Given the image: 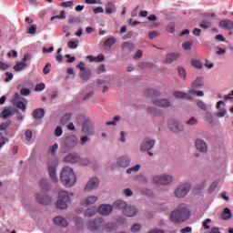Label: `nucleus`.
Returning a JSON list of instances; mask_svg holds the SVG:
<instances>
[{
  "label": "nucleus",
  "mask_w": 233,
  "mask_h": 233,
  "mask_svg": "<svg viewBox=\"0 0 233 233\" xmlns=\"http://www.w3.org/2000/svg\"><path fill=\"white\" fill-rule=\"evenodd\" d=\"M188 219H190V208L187 203L178 204L169 215V221L174 225H181Z\"/></svg>",
  "instance_id": "nucleus-1"
},
{
  "label": "nucleus",
  "mask_w": 233,
  "mask_h": 233,
  "mask_svg": "<svg viewBox=\"0 0 233 233\" xmlns=\"http://www.w3.org/2000/svg\"><path fill=\"white\" fill-rule=\"evenodd\" d=\"M60 181L66 188H72L77 182L74 169L70 167H65L60 173Z\"/></svg>",
  "instance_id": "nucleus-2"
},
{
  "label": "nucleus",
  "mask_w": 233,
  "mask_h": 233,
  "mask_svg": "<svg viewBox=\"0 0 233 233\" xmlns=\"http://www.w3.org/2000/svg\"><path fill=\"white\" fill-rule=\"evenodd\" d=\"M72 198H74V193L68 192L65 189L58 191L57 200L56 202V208L60 210H66L68 208V204L72 203Z\"/></svg>",
  "instance_id": "nucleus-3"
},
{
  "label": "nucleus",
  "mask_w": 233,
  "mask_h": 233,
  "mask_svg": "<svg viewBox=\"0 0 233 233\" xmlns=\"http://www.w3.org/2000/svg\"><path fill=\"white\" fill-rule=\"evenodd\" d=\"M192 190V183L184 182L177 186L173 191V196L176 199H184L188 196V193Z\"/></svg>",
  "instance_id": "nucleus-4"
},
{
  "label": "nucleus",
  "mask_w": 233,
  "mask_h": 233,
  "mask_svg": "<svg viewBox=\"0 0 233 233\" xmlns=\"http://www.w3.org/2000/svg\"><path fill=\"white\" fill-rule=\"evenodd\" d=\"M154 185H162L163 187H168L174 183V175L172 174H160L156 175L152 178Z\"/></svg>",
  "instance_id": "nucleus-5"
},
{
  "label": "nucleus",
  "mask_w": 233,
  "mask_h": 233,
  "mask_svg": "<svg viewBox=\"0 0 233 233\" xmlns=\"http://www.w3.org/2000/svg\"><path fill=\"white\" fill-rule=\"evenodd\" d=\"M57 165H59V160L56 157L50 158L47 161V172L53 183H57L59 181V177H57V169H56Z\"/></svg>",
  "instance_id": "nucleus-6"
},
{
  "label": "nucleus",
  "mask_w": 233,
  "mask_h": 233,
  "mask_svg": "<svg viewBox=\"0 0 233 233\" xmlns=\"http://www.w3.org/2000/svg\"><path fill=\"white\" fill-rule=\"evenodd\" d=\"M167 128L170 132H173V134H181V132H185V125L175 118H169L167 120Z\"/></svg>",
  "instance_id": "nucleus-7"
},
{
  "label": "nucleus",
  "mask_w": 233,
  "mask_h": 233,
  "mask_svg": "<svg viewBox=\"0 0 233 233\" xmlns=\"http://www.w3.org/2000/svg\"><path fill=\"white\" fill-rule=\"evenodd\" d=\"M132 159L128 155L119 157L116 161L112 165V168H127L130 167Z\"/></svg>",
  "instance_id": "nucleus-8"
},
{
  "label": "nucleus",
  "mask_w": 233,
  "mask_h": 233,
  "mask_svg": "<svg viewBox=\"0 0 233 233\" xmlns=\"http://www.w3.org/2000/svg\"><path fill=\"white\" fill-rule=\"evenodd\" d=\"M77 68L80 70V78L82 81H88L92 77V71L86 67L84 62H80L77 65Z\"/></svg>",
  "instance_id": "nucleus-9"
},
{
  "label": "nucleus",
  "mask_w": 233,
  "mask_h": 233,
  "mask_svg": "<svg viewBox=\"0 0 233 233\" xmlns=\"http://www.w3.org/2000/svg\"><path fill=\"white\" fill-rule=\"evenodd\" d=\"M137 214H139V208L137 206L127 204L126 208L123 210V215L126 216V218H135Z\"/></svg>",
  "instance_id": "nucleus-10"
},
{
  "label": "nucleus",
  "mask_w": 233,
  "mask_h": 233,
  "mask_svg": "<svg viewBox=\"0 0 233 233\" xmlns=\"http://www.w3.org/2000/svg\"><path fill=\"white\" fill-rule=\"evenodd\" d=\"M35 199L41 205H50L52 203V198L43 191H40L35 194Z\"/></svg>",
  "instance_id": "nucleus-11"
},
{
  "label": "nucleus",
  "mask_w": 233,
  "mask_h": 233,
  "mask_svg": "<svg viewBox=\"0 0 233 233\" xmlns=\"http://www.w3.org/2000/svg\"><path fill=\"white\" fill-rule=\"evenodd\" d=\"M99 187V178L93 177L89 178L86 185L84 187V192H90V190H96Z\"/></svg>",
  "instance_id": "nucleus-12"
},
{
  "label": "nucleus",
  "mask_w": 233,
  "mask_h": 233,
  "mask_svg": "<svg viewBox=\"0 0 233 233\" xmlns=\"http://www.w3.org/2000/svg\"><path fill=\"white\" fill-rule=\"evenodd\" d=\"M152 103H154L156 106H161L162 108H169V106H172V103L167 98L153 97Z\"/></svg>",
  "instance_id": "nucleus-13"
},
{
  "label": "nucleus",
  "mask_w": 233,
  "mask_h": 233,
  "mask_svg": "<svg viewBox=\"0 0 233 233\" xmlns=\"http://www.w3.org/2000/svg\"><path fill=\"white\" fill-rule=\"evenodd\" d=\"M195 147L200 154H207L208 151V146L204 139L197 138L195 141Z\"/></svg>",
  "instance_id": "nucleus-14"
},
{
  "label": "nucleus",
  "mask_w": 233,
  "mask_h": 233,
  "mask_svg": "<svg viewBox=\"0 0 233 233\" xmlns=\"http://www.w3.org/2000/svg\"><path fill=\"white\" fill-rule=\"evenodd\" d=\"M105 225V219L102 218H98L95 220H91L87 224V228L89 230H97V228H101Z\"/></svg>",
  "instance_id": "nucleus-15"
},
{
  "label": "nucleus",
  "mask_w": 233,
  "mask_h": 233,
  "mask_svg": "<svg viewBox=\"0 0 233 233\" xmlns=\"http://www.w3.org/2000/svg\"><path fill=\"white\" fill-rule=\"evenodd\" d=\"M155 145H156V140L152 138H146L141 144L140 151L147 152L148 150H152Z\"/></svg>",
  "instance_id": "nucleus-16"
},
{
  "label": "nucleus",
  "mask_w": 233,
  "mask_h": 233,
  "mask_svg": "<svg viewBox=\"0 0 233 233\" xmlns=\"http://www.w3.org/2000/svg\"><path fill=\"white\" fill-rule=\"evenodd\" d=\"M112 210H114V207L110 204H102L98 208V212L102 216H108L112 214Z\"/></svg>",
  "instance_id": "nucleus-17"
},
{
  "label": "nucleus",
  "mask_w": 233,
  "mask_h": 233,
  "mask_svg": "<svg viewBox=\"0 0 233 233\" xmlns=\"http://www.w3.org/2000/svg\"><path fill=\"white\" fill-rule=\"evenodd\" d=\"M98 198L97 196H88L86 198H83L80 201L81 207H90V205H94L97 201Z\"/></svg>",
  "instance_id": "nucleus-18"
},
{
  "label": "nucleus",
  "mask_w": 233,
  "mask_h": 233,
  "mask_svg": "<svg viewBox=\"0 0 233 233\" xmlns=\"http://www.w3.org/2000/svg\"><path fill=\"white\" fill-rule=\"evenodd\" d=\"M77 143H79V139L76 136H70L66 139V147H67V148L77 147Z\"/></svg>",
  "instance_id": "nucleus-19"
},
{
  "label": "nucleus",
  "mask_w": 233,
  "mask_h": 233,
  "mask_svg": "<svg viewBox=\"0 0 233 233\" xmlns=\"http://www.w3.org/2000/svg\"><path fill=\"white\" fill-rule=\"evenodd\" d=\"M181 54L179 53H169L166 56V58L163 60V62L166 65H170L173 61H176V59H179Z\"/></svg>",
  "instance_id": "nucleus-20"
},
{
  "label": "nucleus",
  "mask_w": 233,
  "mask_h": 233,
  "mask_svg": "<svg viewBox=\"0 0 233 233\" xmlns=\"http://www.w3.org/2000/svg\"><path fill=\"white\" fill-rule=\"evenodd\" d=\"M82 132L86 134V136H92L94 134V124L90 121H87L84 124Z\"/></svg>",
  "instance_id": "nucleus-21"
},
{
  "label": "nucleus",
  "mask_w": 233,
  "mask_h": 233,
  "mask_svg": "<svg viewBox=\"0 0 233 233\" xmlns=\"http://www.w3.org/2000/svg\"><path fill=\"white\" fill-rule=\"evenodd\" d=\"M65 163H78L79 162V155L76 153L68 154L64 157Z\"/></svg>",
  "instance_id": "nucleus-22"
},
{
  "label": "nucleus",
  "mask_w": 233,
  "mask_h": 233,
  "mask_svg": "<svg viewBox=\"0 0 233 233\" xmlns=\"http://www.w3.org/2000/svg\"><path fill=\"white\" fill-rule=\"evenodd\" d=\"M173 96L177 99H192V96L189 93H186L183 91H174Z\"/></svg>",
  "instance_id": "nucleus-23"
},
{
  "label": "nucleus",
  "mask_w": 233,
  "mask_h": 233,
  "mask_svg": "<svg viewBox=\"0 0 233 233\" xmlns=\"http://www.w3.org/2000/svg\"><path fill=\"white\" fill-rule=\"evenodd\" d=\"M54 223L57 225V227H68V220L65 218V217H56L54 218Z\"/></svg>",
  "instance_id": "nucleus-24"
},
{
  "label": "nucleus",
  "mask_w": 233,
  "mask_h": 233,
  "mask_svg": "<svg viewBox=\"0 0 233 233\" xmlns=\"http://www.w3.org/2000/svg\"><path fill=\"white\" fill-rule=\"evenodd\" d=\"M18 97H19V96L17 94L15 95V105H16L17 108L22 110V112H25V110H26V103H27V101L26 100H25V102L17 101Z\"/></svg>",
  "instance_id": "nucleus-25"
},
{
  "label": "nucleus",
  "mask_w": 233,
  "mask_h": 233,
  "mask_svg": "<svg viewBox=\"0 0 233 233\" xmlns=\"http://www.w3.org/2000/svg\"><path fill=\"white\" fill-rule=\"evenodd\" d=\"M39 187L42 190L48 192L50 190V181L47 178H41L39 181Z\"/></svg>",
  "instance_id": "nucleus-26"
},
{
  "label": "nucleus",
  "mask_w": 233,
  "mask_h": 233,
  "mask_svg": "<svg viewBox=\"0 0 233 233\" xmlns=\"http://www.w3.org/2000/svg\"><path fill=\"white\" fill-rule=\"evenodd\" d=\"M128 204L125 200H116L113 203V208H118L119 210H125Z\"/></svg>",
  "instance_id": "nucleus-27"
},
{
  "label": "nucleus",
  "mask_w": 233,
  "mask_h": 233,
  "mask_svg": "<svg viewBox=\"0 0 233 233\" xmlns=\"http://www.w3.org/2000/svg\"><path fill=\"white\" fill-rule=\"evenodd\" d=\"M203 85H204L203 77L198 76V77H197V78L191 83V89L201 88V86H203Z\"/></svg>",
  "instance_id": "nucleus-28"
},
{
  "label": "nucleus",
  "mask_w": 233,
  "mask_h": 233,
  "mask_svg": "<svg viewBox=\"0 0 233 233\" xmlns=\"http://www.w3.org/2000/svg\"><path fill=\"white\" fill-rule=\"evenodd\" d=\"M97 207H90L84 212V216H86V218H92V216H96L97 214Z\"/></svg>",
  "instance_id": "nucleus-29"
},
{
  "label": "nucleus",
  "mask_w": 233,
  "mask_h": 233,
  "mask_svg": "<svg viewBox=\"0 0 233 233\" xmlns=\"http://www.w3.org/2000/svg\"><path fill=\"white\" fill-rule=\"evenodd\" d=\"M219 26L225 28L226 30H232L233 21L232 20H222L219 22Z\"/></svg>",
  "instance_id": "nucleus-30"
},
{
  "label": "nucleus",
  "mask_w": 233,
  "mask_h": 233,
  "mask_svg": "<svg viewBox=\"0 0 233 233\" xmlns=\"http://www.w3.org/2000/svg\"><path fill=\"white\" fill-rule=\"evenodd\" d=\"M33 116L35 119H41L42 117H45V109L43 108H37L34 111Z\"/></svg>",
  "instance_id": "nucleus-31"
},
{
  "label": "nucleus",
  "mask_w": 233,
  "mask_h": 233,
  "mask_svg": "<svg viewBox=\"0 0 233 233\" xmlns=\"http://www.w3.org/2000/svg\"><path fill=\"white\" fill-rule=\"evenodd\" d=\"M113 45H116V38L110 37L105 41L104 48H107L108 50H110V48L113 46Z\"/></svg>",
  "instance_id": "nucleus-32"
},
{
  "label": "nucleus",
  "mask_w": 233,
  "mask_h": 233,
  "mask_svg": "<svg viewBox=\"0 0 233 233\" xmlns=\"http://www.w3.org/2000/svg\"><path fill=\"white\" fill-rule=\"evenodd\" d=\"M26 66H27L26 62L20 61L15 64V66H14V70L15 72H21V70H24V68H26Z\"/></svg>",
  "instance_id": "nucleus-33"
},
{
  "label": "nucleus",
  "mask_w": 233,
  "mask_h": 233,
  "mask_svg": "<svg viewBox=\"0 0 233 233\" xmlns=\"http://www.w3.org/2000/svg\"><path fill=\"white\" fill-rule=\"evenodd\" d=\"M221 218L222 219H230V218H232V211L230 208H226L221 214Z\"/></svg>",
  "instance_id": "nucleus-34"
},
{
  "label": "nucleus",
  "mask_w": 233,
  "mask_h": 233,
  "mask_svg": "<svg viewBox=\"0 0 233 233\" xmlns=\"http://www.w3.org/2000/svg\"><path fill=\"white\" fill-rule=\"evenodd\" d=\"M136 48V46L132 43L125 42L122 44V49L123 50H127V52H132Z\"/></svg>",
  "instance_id": "nucleus-35"
},
{
  "label": "nucleus",
  "mask_w": 233,
  "mask_h": 233,
  "mask_svg": "<svg viewBox=\"0 0 233 233\" xmlns=\"http://www.w3.org/2000/svg\"><path fill=\"white\" fill-rule=\"evenodd\" d=\"M120 121H121V116H115L113 117V120L106 122V125L107 127H110V125L113 126V127H116V126L117 125V123H119Z\"/></svg>",
  "instance_id": "nucleus-36"
},
{
  "label": "nucleus",
  "mask_w": 233,
  "mask_h": 233,
  "mask_svg": "<svg viewBox=\"0 0 233 233\" xmlns=\"http://www.w3.org/2000/svg\"><path fill=\"white\" fill-rule=\"evenodd\" d=\"M219 185V179H217L211 183L209 187L208 188V194H212L218 188V186Z\"/></svg>",
  "instance_id": "nucleus-37"
},
{
  "label": "nucleus",
  "mask_w": 233,
  "mask_h": 233,
  "mask_svg": "<svg viewBox=\"0 0 233 233\" xmlns=\"http://www.w3.org/2000/svg\"><path fill=\"white\" fill-rule=\"evenodd\" d=\"M191 65L192 66H194V68H198V69L203 68V63L199 59H196V58L192 59Z\"/></svg>",
  "instance_id": "nucleus-38"
},
{
  "label": "nucleus",
  "mask_w": 233,
  "mask_h": 233,
  "mask_svg": "<svg viewBox=\"0 0 233 233\" xmlns=\"http://www.w3.org/2000/svg\"><path fill=\"white\" fill-rule=\"evenodd\" d=\"M116 13V5L113 3H108L106 7V14H114Z\"/></svg>",
  "instance_id": "nucleus-39"
},
{
  "label": "nucleus",
  "mask_w": 233,
  "mask_h": 233,
  "mask_svg": "<svg viewBox=\"0 0 233 233\" xmlns=\"http://www.w3.org/2000/svg\"><path fill=\"white\" fill-rule=\"evenodd\" d=\"M178 76L182 81H187V70L183 67L178 68Z\"/></svg>",
  "instance_id": "nucleus-40"
},
{
  "label": "nucleus",
  "mask_w": 233,
  "mask_h": 233,
  "mask_svg": "<svg viewBox=\"0 0 233 233\" xmlns=\"http://www.w3.org/2000/svg\"><path fill=\"white\" fill-rule=\"evenodd\" d=\"M189 96H198V97H203L205 96V93L203 91H198L196 89H190L188 91Z\"/></svg>",
  "instance_id": "nucleus-41"
},
{
  "label": "nucleus",
  "mask_w": 233,
  "mask_h": 233,
  "mask_svg": "<svg viewBox=\"0 0 233 233\" xmlns=\"http://www.w3.org/2000/svg\"><path fill=\"white\" fill-rule=\"evenodd\" d=\"M141 165L137 164L127 169V174H132V172H139Z\"/></svg>",
  "instance_id": "nucleus-42"
},
{
  "label": "nucleus",
  "mask_w": 233,
  "mask_h": 233,
  "mask_svg": "<svg viewBox=\"0 0 233 233\" xmlns=\"http://www.w3.org/2000/svg\"><path fill=\"white\" fill-rule=\"evenodd\" d=\"M59 148V145L57 143L51 146L48 149V154L51 156H56V152H57V149Z\"/></svg>",
  "instance_id": "nucleus-43"
},
{
  "label": "nucleus",
  "mask_w": 233,
  "mask_h": 233,
  "mask_svg": "<svg viewBox=\"0 0 233 233\" xmlns=\"http://www.w3.org/2000/svg\"><path fill=\"white\" fill-rule=\"evenodd\" d=\"M78 165H82L83 167H86L88 165H90V159L86 158V157H79V160H78Z\"/></svg>",
  "instance_id": "nucleus-44"
},
{
  "label": "nucleus",
  "mask_w": 233,
  "mask_h": 233,
  "mask_svg": "<svg viewBox=\"0 0 233 233\" xmlns=\"http://www.w3.org/2000/svg\"><path fill=\"white\" fill-rule=\"evenodd\" d=\"M194 44V41L188 40L187 42H184L182 44L183 50H190L192 48V45Z\"/></svg>",
  "instance_id": "nucleus-45"
},
{
  "label": "nucleus",
  "mask_w": 233,
  "mask_h": 233,
  "mask_svg": "<svg viewBox=\"0 0 233 233\" xmlns=\"http://www.w3.org/2000/svg\"><path fill=\"white\" fill-rule=\"evenodd\" d=\"M211 225H212L211 218H207L202 222V227L204 228L205 230H208V228H210Z\"/></svg>",
  "instance_id": "nucleus-46"
},
{
  "label": "nucleus",
  "mask_w": 233,
  "mask_h": 233,
  "mask_svg": "<svg viewBox=\"0 0 233 233\" xmlns=\"http://www.w3.org/2000/svg\"><path fill=\"white\" fill-rule=\"evenodd\" d=\"M10 116H14V113L12 112V109H5L2 112V117H4V119H6V118L10 117Z\"/></svg>",
  "instance_id": "nucleus-47"
},
{
  "label": "nucleus",
  "mask_w": 233,
  "mask_h": 233,
  "mask_svg": "<svg viewBox=\"0 0 233 233\" xmlns=\"http://www.w3.org/2000/svg\"><path fill=\"white\" fill-rule=\"evenodd\" d=\"M187 125V127H194V125H197L198 124V118H196V117H190L188 120H187L186 122H185Z\"/></svg>",
  "instance_id": "nucleus-48"
},
{
  "label": "nucleus",
  "mask_w": 233,
  "mask_h": 233,
  "mask_svg": "<svg viewBox=\"0 0 233 233\" xmlns=\"http://www.w3.org/2000/svg\"><path fill=\"white\" fill-rule=\"evenodd\" d=\"M103 61H105V55L99 54L95 56L93 63H103Z\"/></svg>",
  "instance_id": "nucleus-49"
},
{
  "label": "nucleus",
  "mask_w": 233,
  "mask_h": 233,
  "mask_svg": "<svg viewBox=\"0 0 233 233\" xmlns=\"http://www.w3.org/2000/svg\"><path fill=\"white\" fill-rule=\"evenodd\" d=\"M78 43L77 41H70L67 43V48H70L71 50H76V48H77L78 46Z\"/></svg>",
  "instance_id": "nucleus-50"
},
{
  "label": "nucleus",
  "mask_w": 233,
  "mask_h": 233,
  "mask_svg": "<svg viewBox=\"0 0 233 233\" xmlns=\"http://www.w3.org/2000/svg\"><path fill=\"white\" fill-rule=\"evenodd\" d=\"M197 106H198V108H201V110H208V107L207 106V103L203 102V100L198 101Z\"/></svg>",
  "instance_id": "nucleus-51"
},
{
  "label": "nucleus",
  "mask_w": 233,
  "mask_h": 233,
  "mask_svg": "<svg viewBox=\"0 0 233 233\" xmlns=\"http://www.w3.org/2000/svg\"><path fill=\"white\" fill-rule=\"evenodd\" d=\"M60 6H62V8H72L74 6V2L72 1L62 2L60 4Z\"/></svg>",
  "instance_id": "nucleus-52"
},
{
  "label": "nucleus",
  "mask_w": 233,
  "mask_h": 233,
  "mask_svg": "<svg viewBox=\"0 0 233 233\" xmlns=\"http://www.w3.org/2000/svg\"><path fill=\"white\" fill-rule=\"evenodd\" d=\"M36 32H37V25H29L28 34H30L31 35H35Z\"/></svg>",
  "instance_id": "nucleus-53"
},
{
  "label": "nucleus",
  "mask_w": 233,
  "mask_h": 233,
  "mask_svg": "<svg viewBox=\"0 0 233 233\" xmlns=\"http://www.w3.org/2000/svg\"><path fill=\"white\" fill-rule=\"evenodd\" d=\"M210 26H212V22L210 21H203L200 24V28H204L205 30H207V28H210Z\"/></svg>",
  "instance_id": "nucleus-54"
},
{
  "label": "nucleus",
  "mask_w": 233,
  "mask_h": 233,
  "mask_svg": "<svg viewBox=\"0 0 233 233\" xmlns=\"http://www.w3.org/2000/svg\"><path fill=\"white\" fill-rule=\"evenodd\" d=\"M25 141L30 143V141H32V136H33L32 130L27 129L25 133Z\"/></svg>",
  "instance_id": "nucleus-55"
},
{
  "label": "nucleus",
  "mask_w": 233,
  "mask_h": 233,
  "mask_svg": "<svg viewBox=\"0 0 233 233\" xmlns=\"http://www.w3.org/2000/svg\"><path fill=\"white\" fill-rule=\"evenodd\" d=\"M216 116L217 117H225V116H227V109L226 108L219 109L216 113Z\"/></svg>",
  "instance_id": "nucleus-56"
},
{
  "label": "nucleus",
  "mask_w": 233,
  "mask_h": 233,
  "mask_svg": "<svg viewBox=\"0 0 233 233\" xmlns=\"http://www.w3.org/2000/svg\"><path fill=\"white\" fill-rule=\"evenodd\" d=\"M55 136L56 137H61L63 136V127H56V128L55 129Z\"/></svg>",
  "instance_id": "nucleus-57"
},
{
  "label": "nucleus",
  "mask_w": 233,
  "mask_h": 233,
  "mask_svg": "<svg viewBox=\"0 0 233 233\" xmlns=\"http://www.w3.org/2000/svg\"><path fill=\"white\" fill-rule=\"evenodd\" d=\"M141 230V224L137 223L135 225H133V227H131V232L136 233V232H139Z\"/></svg>",
  "instance_id": "nucleus-58"
},
{
  "label": "nucleus",
  "mask_w": 233,
  "mask_h": 233,
  "mask_svg": "<svg viewBox=\"0 0 233 233\" xmlns=\"http://www.w3.org/2000/svg\"><path fill=\"white\" fill-rule=\"evenodd\" d=\"M46 88V86H45V83H40L38 85L35 86V92H43V90H45Z\"/></svg>",
  "instance_id": "nucleus-59"
},
{
  "label": "nucleus",
  "mask_w": 233,
  "mask_h": 233,
  "mask_svg": "<svg viewBox=\"0 0 233 233\" xmlns=\"http://www.w3.org/2000/svg\"><path fill=\"white\" fill-rule=\"evenodd\" d=\"M159 36V32L157 31H151L148 34L149 39H156V37Z\"/></svg>",
  "instance_id": "nucleus-60"
},
{
  "label": "nucleus",
  "mask_w": 233,
  "mask_h": 233,
  "mask_svg": "<svg viewBox=\"0 0 233 233\" xmlns=\"http://www.w3.org/2000/svg\"><path fill=\"white\" fill-rule=\"evenodd\" d=\"M115 225L114 222H109L105 226V228L106 232H112V229L114 228Z\"/></svg>",
  "instance_id": "nucleus-61"
},
{
  "label": "nucleus",
  "mask_w": 233,
  "mask_h": 233,
  "mask_svg": "<svg viewBox=\"0 0 233 233\" xmlns=\"http://www.w3.org/2000/svg\"><path fill=\"white\" fill-rule=\"evenodd\" d=\"M51 68H52V64L47 63V64L46 65V66L44 67V69H43L44 74H46H46H50Z\"/></svg>",
  "instance_id": "nucleus-62"
},
{
  "label": "nucleus",
  "mask_w": 233,
  "mask_h": 233,
  "mask_svg": "<svg viewBox=\"0 0 233 233\" xmlns=\"http://www.w3.org/2000/svg\"><path fill=\"white\" fill-rule=\"evenodd\" d=\"M106 71V67L105 66V65H101L100 66L97 67L96 74H105Z\"/></svg>",
  "instance_id": "nucleus-63"
},
{
  "label": "nucleus",
  "mask_w": 233,
  "mask_h": 233,
  "mask_svg": "<svg viewBox=\"0 0 233 233\" xmlns=\"http://www.w3.org/2000/svg\"><path fill=\"white\" fill-rule=\"evenodd\" d=\"M147 233H165V231L163 229H159L157 228H155L149 230Z\"/></svg>",
  "instance_id": "nucleus-64"
}]
</instances>
